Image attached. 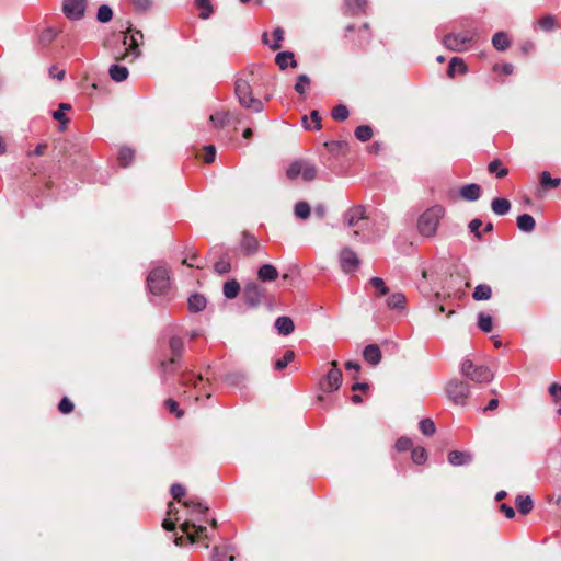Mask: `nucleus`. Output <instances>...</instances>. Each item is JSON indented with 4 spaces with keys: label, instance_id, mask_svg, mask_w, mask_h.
Segmentation results:
<instances>
[{
    "label": "nucleus",
    "instance_id": "obj_46",
    "mask_svg": "<svg viewBox=\"0 0 561 561\" xmlns=\"http://www.w3.org/2000/svg\"><path fill=\"white\" fill-rule=\"evenodd\" d=\"M310 87V78L307 75H300L297 78L295 90L300 95H304Z\"/></svg>",
    "mask_w": 561,
    "mask_h": 561
},
{
    "label": "nucleus",
    "instance_id": "obj_49",
    "mask_svg": "<svg viewBox=\"0 0 561 561\" xmlns=\"http://www.w3.org/2000/svg\"><path fill=\"white\" fill-rule=\"evenodd\" d=\"M181 385L187 386L188 383H192L194 388H198L199 385H203L204 380L201 375L195 376L194 378L191 376V374L186 373L183 374L180 380Z\"/></svg>",
    "mask_w": 561,
    "mask_h": 561
},
{
    "label": "nucleus",
    "instance_id": "obj_37",
    "mask_svg": "<svg viewBox=\"0 0 561 561\" xmlns=\"http://www.w3.org/2000/svg\"><path fill=\"white\" fill-rule=\"evenodd\" d=\"M517 227L526 232H530L535 228V219L528 215L524 214L517 217Z\"/></svg>",
    "mask_w": 561,
    "mask_h": 561
},
{
    "label": "nucleus",
    "instance_id": "obj_24",
    "mask_svg": "<svg viewBox=\"0 0 561 561\" xmlns=\"http://www.w3.org/2000/svg\"><path fill=\"white\" fill-rule=\"evenodd\" d=\"M440 267L439 263H432L427 267L422 270V278L425 280H430L432 283H437L440 280V275L438 270Z\"/></svg>",
    "mask_w": 561,
    "mask_h": 561
},
{
    "label": "nucleus",
    "instance_id": "obj_33",
    "mask_svg": "<svg viewBox=\"0 0 561 561\" xmlns=\"http://www.w3.org/2000/svg\"><path fill=\"white\" fill-rule=\"evenodd\" d=\"M491 207L496 215L502 216L508 213L511 203L506 198H495L492 201Z\"/></svg>",
    "mask_w": 561,
    "mask_h": 561
},
{
    "label": "nucleus",
    "instance_id": "obj_45",
    "mask_svg": "<svg viewBox=\"0 0 561 561\" xmlns=\"http://www.w3.org/2000/svg\"><path fill=\"white\" fill-rule=\"evenodd\" d=\"M350 112L345 105H336L332 108L331 116L334 121L343 122L347 119Z\"/></svg>",
    "mask_w": 561,
    "mask_h": 561
},
{
    "label": "nucleus",
    "instance_id": "obj_6",
    "mask_svg": "<svg viewBox=\"0 0 561 561\" xmlns=\"http://www.w3.org/2000/svg\"><path fill=\"white\" fill-rule=\"evenodd\" d=\"M286 175L289 180L301 176L304 181L310 182L317 176V168L306 160H295L286 169Z\"/></svg>",
    "mask_w": 561,
    "mask_h": 561
},
{
    "label": "nucleus",
    "instance_id": "obj_16",
    "mask_svg": "<svg viewBox=\"0 0 561 561\" xmlns=\"http://www.w3.org/2000/svg\"><path fill=\"white\" fill-rule=\"evenodd\" d=\"M263 43L268 45L273 50H277L282 47V42L284 39V30L282 27H276L271 34V38L267 33L263 34Z\"/></svg>",
    "mask_w": 561,
    "mask_h": 561
},
{
    "label": "nucleus",
    "instance_id": "obj_48",
    "mask_svg": "<svg viewBox=\"0 0 561 561\" xmlns=\"http://www.w3.org/2000/svg\"><path fill=\"white\" fill-rule=\"evenodd\" d=\"M411 458L414 463L423 465L427 459V453L423 447L412 448Z\"/></svg>",
    "mask_w": 561,
    "mask_h": 561
},
{
    "label": "nucleus",
    "instance_id": "obj_41",
    "mask_svg": "<svg viewBox=\"0 0 561 561\" xmlns=\"http://www.w3.org/2000/svg\"><path fill=\"white\" fill-rule=\"evenodd\" d=\"M294 358H295V353H294V351H291V350H287V351L284 353L283 357H282V358H278V359L275 362V364H274V368H275L276 370H283L284 368H286V367H287V365H288L289 363H291V362L294 360Z\"/></svg>",
    "mask_w": 561,
    "mask_h": 561
},
{
    "label": "nucleus",
    "instance_id": "obj_64",
    "mask_svg": "<svg viewBox=\"0 0 561 561\" xmlns=\"http://www.w3.org/2000/svg\"><path fill=\"white\" fill-rule=\"evenodd\" d=\"M215 156H216L215 146H213V145L206 146L204 161L206 163H211L215 160Z\"/></svg>",
    "mask_w": 561,
    "mask_h": 561
},
{
    "label": "nucleus",
    "instance_id": "obj_43",
    "mask_svg": "<svg viewBox=\"0 0 561 561\" xmlns=\"http://www.w3.org/2000/svg\"><path fill=\"white\" fill-rule=\"evenodd\" d=\"M134 151L130 148L123 147L118 152V161L122 167H128L134 159Z\"/></svg>",
    "mask_w": 561,
    "mask_h": 561
},
{
    "label": "nucleus",
    "instance_id": "obj_35",
    "mask_svg": "<svg viewBox=\"0 0 561 561\" xmlns=\"http://www.w3.org/2000/svg\"><path fill=\"white\" fill-rule=\"evenodd\" d=\"M488 170L490 173H494L499 179H503L508 174V169L503 167L499 159L492 160L488 165Z\"/></svg>",
    "mask_w": 561,
    "mask_h": 561
},
{
    "label": "nucleus",
    "instance_id": "obj_58",
    "mask_svg": "<svg viewBox=\"0 0 561 561\" xmlns=\"http://www.w3.org/2000/svg\"><path fill=\"white\" fill-rule=\"evenodd\" d=\"M394 447L398 451H407L413 447V443L409 437H400L397 439Z\"/></svg>",
    "mask_w": 561,
    "mask_h": 561
},
{
    "label": "nucleus",
    "instance_id": "obj_53",
    "mask_svg": "<svg viewBox=\"0 0 561 561\" xmlns=\"http://www.w3.org/2000/svg\"><path fill=\"white\" fill-rule=\"evenodd\" d=\"M295 215L300 219H307L310 215V206L306 202H299L295 206Z\"/></svg>",
    "mask_w": 561,
    "mask_h": 561
},
{
    "label": "nucleus",
    "instance_id": "obj_32",
    "mask_svg": "<svg viewBox=\"0 0 561 561\" xmlns=\"http://www.w3.org/2000/svg\"><path fill=\"white\" fill-rule=\"evenodd\" d=\"M206 298L203 295L194 294L188 298V308L193 312H198L205 309Z\"/></svg>",
    "mask_w": 561,
    "mask_h": 561
},
{
    "label": "nucleus",
    "instance_id": "obj_31",
    "mask_svg": "<svg viewBox=\"0 0 561 561\" xmlns=\"http://www.w3.org/2000/svg\"><path fill=\"white\" fill-rule=\"evenodd\" d=\"M302 123L306 129L319 130L321 128V117L319 112L316 110L312 111L309 117H304Z\"/></svg>",
    "mask_w": 561,
    "mask_h": 561
},
{
    "label": "nucleus",
    "instance_id": "obj_4",
    "mask_svg": "<svg viewBox=\"0 0 561 561\" xmlns=\"http://www.w3.org/2000/svg\"><path fill=\"white\" fill-rule=\"evenodd\" d=\"M445 214L444 207L435 205L426 209L419 218L417 228L422 236L432 238L436 234L439 221Z\"/></svg>",
    "mask_w": 561,
    "mask_h": 561
},
{
    "label": "nucleus",
    "instance_id": "obj_62",
    "mask_svg": "<svg viewBox=\"0 0 561 561\" xmlns=\"http://www.w3.org/2000/svg\"><path fill=\"white\" fill-rule=\"evenodd\" d=\"M493 71L494 72H501L503 75L508 76V75H511L513 72V65H511V64H502V65L496 64V65L493 66Z\"/></svg>",
    "mask_w": 561,
    "mask_h": 561
},
{
    "label": "nucleus",
    "instance_id": "obj_26",
    "mask_svg": "<svg viewBox=\"0 0 561 561\" xmlns=\"http://www.w3.org/2000/svg\"><path fill=\"white\" fill-rule=\"evenodd\" d=\"M346 13L359 14L364 13L367 8L366 0H344Z\"/></svg>",
    "mask_w": 561,
    "mask_h": 561
},
{
    "label": "nucleus",
    "instance_id": "obj_56",
    "mask_svg": "<svg viewBox=\"0 0 561 561\" xmlns=\"http://www.w3.org/2000/svg\"><path fill=\"white\" fill-rule=\"evenodd\" d=\"M75 405L71 400L67 397H64L58 403V410L62 414H69L73 411Z\"/></svg>",
    "mask_w": 561,
    "mask_h": 561
},
{
    "label": "nucleus",
    "instance_id": "obj_22",
    "mask_svg": "<svg viewBox=\"0 0 561 561\" xmlns=\"http://www.w3.org/2000/svg\"><path fill=\"white\" fill-rule=\"evenodd\" d=\"M275 62L282 70L286 69L288 66L291 68L297 67L295 55L291 51H283L277 54L275 57Z\"/></svg>",
    "mask_w": 561,
    "mask_h": 561
},
{
    "label": "nucleus",
    "instance_id": "obj_27",
    "mask_svg": "<svg viewBox=\"0 0 561 561\" xmlns=\"http://www.w3.org/2000/svg\"><path fill=\"white\" fill-rule=\"evenodd\" d=\"M71 110V106L67 103H61L57 111L54 112L53 117L61 124L60 129L65 130L69 122L67 113Z\"/></svg>",
    "mask_w": 561,
    "mask_h": 561
},
{
    "label": "nucleus",
    "instance_id": "obj_23",
    "mask_svg": "<svg viewBox=\"0 0 561 561\" xmlns=\"http://www.w3.org/2000/svg\"><path fill=\"white\" fill-rule=\"evenodd\" d=\"M480 195L481 187L478 184H467L460 190V196L467 201H477Z\"/></svg>",
    "mask_w": 561,
    "mask_h": 561
},
{
    "label": "nucleus",
    "instance_id": "obj_40",
    "mask_svg": "<svg viewBox=\"0 0 561 561\" xmlns=\"http://www.w3.org/2000/svg\"><path fill=\"white\" fill-rule=\"evenodd\" d=\"M195 4L199 12L201 19H208L213 13V7L209 0H195Z\"/></svg>",
    "mask_w": 561,
    "mask_h": 561
},
{
    "label": "nucleus",
    "instance_id": "obj_5",
    "mask_svg": "<svg viewBox=\"0 0 561 561\" xmlns=\"http://www.w3.org/2000/svg\"><path fill=\"white\" fill-rule=\"evenodd\" d=\"M183 351V340L178 336L170 337L167 347L163 350V358L160 360V368L164 374L174 371V365L181 359Z\"/></svg>",
    "mask_w": 561,
    "mask_h": 561
},
{
    "label": "nucleus",
    "instance_id": "obj_3",
    "mask_svg": "<svg viewBox=\"0 0 561 561\" xmlns=\"http://www.w3.org/2000/svg\"><path fill=\"white\" fill-rule=\"evenodd\" d=\"M343 381V374L336 360L329 363L328 371L319 379L318 400L324 401V394L335 392L340 389Z\"/></svg>",
    "mask_w": 561,
    "mask_h": 561
},
{
    "label": "nucleus",
    "instance_id": "obj_60",
    "mask_svg": "<svg viewBox=\"0 0 561 561\" xmlns=\"http://www.w3.org/2000/svg\"><path fill=\"white\" fill-rule=\"evenodd\" d=\"M57 36V32L53 28H46L39 36L42 43L48 44Z\"/></svg>",
    "mask_w": 561,
    "mask_h": 561
},
{
    "label": "nucleus",
    "instance_id": "obj_7",
    "mask_svg": "<svg viewBox=\"0 0 561 561\" xmlns=\"http://www.w3.org/2000/svg\"><path fill=\"white\" fill-rule=\"evenodd\" d=\"M147 282L152 294L163 295L170 287L169 271L165 267H156L148 275Z\"/></svg>",
    "mask_w": 561,
    "mask_h": 561
},
{
    "label": "nucleus",
    "instance_id": "obj_14",
    "mask_svg": "<svg viewBox=\"0 0 561 561\" xmlns=\"http://www.w3.org/2000/svg\"><path fill=\"white\" fill-rule=\"evenodd\" d=\"M365 219V209L363 206H356L344 214V222L348 228H355Z\"/></svg>",
    "mask_w": 561,
    "mask_h": 561
},
{
    "label": "nucleus",
    "instance_id": "obj_1",
    "mask_svg": "<svg viewBox=\"0 0 561 561\" xmlns=\"http://www.w3.org/2000/svg\"><path fill=\"white\" fill-rule=\"evenodd\" d=\"M185 512L181 523V529L190 543L201 542L203 547L208 548L205 526L197 524L207 522L208 506L195 497H188L183 501Z\"/></svg>",
    "mask_w": 561,
    "mask_h": 561
},
{
    "label": "nucleus",
    "instance_id": "obj_44",
    "mask_svg": "<svg viewBox=\"0 0 561 561\" xmlns=\"http://www.w3.org/2000/svg\"><path fill=\"white\" fill-rule=\"evenodd\" d=\"M355 137L365 142L368 141L373 137V129L368 125H360L355 129Z\"/></svg>",
    "mask_w": 561,
    "mask_h": 561
},
{
    "label": "nucleus",
    "instance_id": "obj_63",
    "mask_svg": "<svg viewBox=\"0 0 561 561\" xmlns=\"http://www.w3.org/2000/svg\"><path fill=\"white\" fill-rule=\"evenodd\" d=\"M549 393L554 401L561 400V385L556 382L551 383L549 387Z\"/></svg>",
    "mask_w": 561,
    "mask_h": 561
},
{
    "label": "nucleus",
    "instance_id": "obj_59",
    "mask_svg": "<svg viewBox=\"0 0 561 561\" xmlns=\"http://www.w3.org/2000/svg\"><path fill=\"white\" fill-rule=\"evenodd\" d=\"M210 121L217 126H224L229 121L228 113L221 112L210 116Z\"/></svg>",
    "mask_w": 561,
    "mask_h": 561
},
{
    "label": "nucleus",
    "instance_id": "obj_9",
    "mask_svg": "<svg viewBox=\"0 0 561 561\" xmlns=\"http://www.w3.org/2000/svg\"><path fill=\"white\" fill-rule=\"evenodd\" d=\"M473 42L474 35L471 33L449 34L444 38V44L446 47L457 51L468 49Z\"/></svg>",
    "mask_w": 561,
    "mask_h": 561
},
{
    "label": "nucleus",
    "instance_id": "obj_61",
    "mask_svg": "<svg viewBox=\"0 0 561 561\" xmlns=\"http://www.w3.org/2000/svg\"><path fill=\"white\" fill-rule=\"evenodd\" d=\"M482 226V221L478 218L476 219H472L469 224V229L470 231L478 238L480 239L481 238V231H480V228Z\"/></svg>",
    "mask_w": 561,
    "mask_h": 561
},
{
    "label": "nucleus",
    "instance_id": "obj_28",
    "mask_svg": "<svg viewBox=\"0 0 561 561\" xmlns=\"http://www.w3.org/2000/svg\"><path fill=\"white\" fill-rule=\"evenodd\" d=\"M275 327L277 331L283 335L290 334L295 329L294 321L289 317L277 318Z\"/></svg>",
    "mask_w": 561,
    "mask_h": 561
},
{
    "label": "nucleus",
    "instance_id": "obj_42",
    "mask_svg": "<svg viewBox=\"0 0 561 561\" xmlns=\"http://www.w3.org/2000/svg\"><path fill=\"white\" fill-rule=\"evenodd\" d=\"M163 404L169 413L173 414L176 419H181L184 415V410L179 407V403L174 399L169 398Z\"/></svg>",
    "mask_w": 561,
    "mask_h": 561
},
{
    "label": "nucleus",
    "instance_id": "obj_38",
    "mask_svg": "<svg viewBox=\"0 0 561 561\" xmlns=\"http://www.w3.org/2000/svg\"><path fill=\"white\" fill-rule=\"evenodd\" d=\"M240 291V285L236 279L228 280L224 284V295L228 299H233Z\"/></svg>",
    "mask_w": 561,
    "mask_h": 561
},
{
    "label": "nucleus",
    "instance_id": "obj_54",
    "mask_svg": "<svg viewBox=\"0 0 561 561\" xmlns=\"http://www.w3.org/2000/svg\"><path fill=\"white\" fill-rule=\"evenodd\" d=\"M560 183V180L559 179H552L550 173L545 171L540 174V184L543 186V187H549V188H553V187H557Z\"/></svg>",
    "mask_w": 561,
    "mask_h": 561
},
{
    "label": "nucleus",
    "instance_id": "obj_17",
    "mask_svg": "<svg viewBox=\"0 0 561 561\" xmlns=\"http://www.w3.org/2000/svg\"><path fill=\"white\" fill-rule=\"evenodd\" d=\"M447 457L448 462L455 467L468 465L472 460V455L470 453L460 450H451L448 453Z\"/></svg>",
    "mask_w": 561,
    "mask_h": 561
},
{
    "label": "nucleus",
    "instance_id": "obj_19",
    "mask_svg": "<svg viewBox=\"0 0 561 561\" xmlns=\"http://www.w3.org/2000/svg\"><path fill=\"white\" fill-rule=\"evenodd\" d=\"M278 277L277 268L272 264H263L257 271V278L261 282H273Z\"/></svg>",
    "mask_w": 561,
    "mask_h": 561
},
{
    "label": "nucleus",
    "instance_id": "obj_15",
    "mask_svg": "<svg viewBox=\"0 0 561 561\" xmlns=\"http://www.w3.org/2000/svg\"><path fill=\"white\" fill-rule=\"evenodd\" d=\"M262 288L256 283H248L244 287V298L248 304L255 306L262 297Z\"/></svg>",
    "mask_w": 561,
    "mask_h": 561
},
{
    "label": "nucleus",
    "instance_id": "obj_34",
    "mask_svg": "<svg viewBox=\"0 0 561 561\" xmlns=\"http://www.w3.org/2000/svg\"><path fill=\"white\" fill-rule=\"evenodd\" d=\"M492 289L486 284H480L474 288V291L472 294V297L474 300H488L491 298Z\"/></svg>",
    "mask_w": 561,
    "mask_h": 561
},
{
    "label": "nucleus",
    "instance_id": "obj_39",
    "mask_svg": "<svg viewBox=\"0 0 561 561\" xmlns=\"http://www.w3.org/2000/svg\"><path fill=\"white\" fill-rule=\"evenodd\" d=\"M369 284L375 289V295L377 297L386 296L389 293V288L387 287L385 280L380 277L370 278Z\"/></svg>",
    "mask_w": 561,
    "mask_h": 561
},
{
    "label": "nucleus",
    "instance_id": "obj_47",
    "mask_svg": "<svg viewBox=\"0 0 561 561\" xmlns=\"http://www.w3.org/2000/svg\"><path fill=\"white\" fill-rule=\"evenodd\" d=\"M172 497L183 505V501L186 499V489L182 484H173L171 486Z\"/></svg>",
    "mask_w": 561,
    "mask_h": 561
},
{
    "label": "nucleus",
    "instance_id": "obj_21",
    "mask_svg": "<svg viewBox=\"0 0 561 561\" xmlns=\"http://www.w3.org/2000/svg\"><path fill=\"white\" fill-rule=\"evenodd\" d=\"M365 360L371 365H377L381 360V351L378 345L370 344L363 352Z\"/></svg>",
    "mask_w": 561,
    "mask_h": 561
},
{
    "label": "nucleus",
    "instance_id": "obj_11",
    "mask_svg": "<svg viewBox=\"0 0 561 561\" xmlns=\"http://www.w3.org/2000/svg\"><path fill=\"white\" fill-rule=\"evenodd\" d=\"M360 264V260L355 251L350 248H343L340 252V265L343 272H355Z\"/></svg>",
    "mask_w": 561,
    "mask_h": 561
},
{
    "label": "nucleus",
    "instance_id": "obj_2",
    "mask_svg": "<svg viewBox=\"0 0 561 561\" xmlns=\"http://www.w3.org/2000/svg\"><path fill=\"white\" fill-rule=\"evenodd\" d=\"M252 76L253 75L251 73V79L243 77L238 78L236 81L234 93L242 107L253 112H261L263 110V103L260 99L253 96L251 85Z\"/></svg>",
    "mask_w": 561,
    "mask_h": 561
},
{
    "label": "nucleus",
    "instance_id": "obj_8",
    "mask_svg": "<svg viewBox=\"0 0 561 561\" xmlns=\"http://www.w3.org/2000/svg\"><path fill=\"white\" fill-rule=\"evenodd\" d=\"M461 374L476 382H489L493 378V374L485 366H476L472 360L465 359L460 367Z\"/></svg>",
    "mask_w": 561,
    "mask_h": 561
},
{
    "label": "nucleus",
    "instance_id": "obj_55",
    "mask_svg": "<svg viewBox=\"0 0 561 561\" xmlns=\"http://www.w3.org/2000/svg\"><path fill=\"white\" fill-rule=\"evenodd\" d=\"M214 268L218 274H226L231 270L230 261L227 257H221L215 263Z\"/></svg>",
    "mask_w": 561,
    "mask_h": 561
},
{
    "label": "nucleus",
    "instance_id": "obj_50",
    "mask_svg": "<svg viewBox=\"0 0 561 561\" xmlns=\"http://www.w3.org/2000/svg\"><path fill=\"white\" fill-rule=\"evenodd\" d=\"M420 431L426 435L431 436L435 433L436 426L435 423L431 419H424L419 424Z\"/></svg>",
    "mask_w": 561,
    "mask_h": 561
},
{
    "label": "nucleus",
    "instance_id": "obj_10",
    "mask_svg": "<svg viewBox=\"0 0 561 561\" xmlns=\"http://www.w3.org/2000/svg\"><path fill=\"white\" fill-rule=\"evenodd\" d=\"M446 391L455 404L463 405L469 394V387L462 381L453 380L447 385Z\"/></svg>",
    "mask_w": 561,
    "mask_h": 561
},
{
    "label": "nucleus",
    "instance_id": "obj_13",
    "mask_svg": "<svg viewBox=\"0 0 561 561\" xmlns=\"http://www.w3.org/2000/svg\"><path fill=\"white\" fill-rule=\"evenodd\" d=\"M138 37L142 38V35L138 31L131 34H125L123 45L126 47V53L122 58L131 57L134 60L139 56Z\"/></svg>",
    "mask_w": 561,
    "mask_h": 561
},
{
    "label": "nucleus",
    "instance_id": "obj_18",
    "mask_svg": "<svg viewBox=\"0 0 561 561\" xmlns=\"http://www.w3.org/2000/svg\"><path fill=\"white\" fill-rule=\"evenodd\" d=\"M467 72V66L465 61L459 57H453L449 60L447 75L449 78H455L456 75H465Z\"/></svg>",
    "mask_w": 561,
    "mask_h": 561
},
{
    "label": "nucleus",
    "instance_id": "obj_52",
    "mask_svg": "<svg viewBox=\"0 0 561 561\" xmlns=\"http://www.w3.org/2000/svg\"><path fill=\"white\" fill-rule=\"evenodd\" d=\"M113 18V11L112 9L106 5V4H103L99 8L98 10V20L101 22V23H106V22H110Z\"/></svg>",
    "mask_w": 561,
    "mask_h": 561
},
{
    "label": "nucleus",
    "instance_id": "obj_20",
    "mask_svg": "<svg viewBox=\"0 0 561 561\" xmlns=\"http://www.w3.org/2000/svg\"><path fill=\"white\" fill-rule=\"evenodd\" d=\"M183 516L175 510L173 503L169 504L168 508V517L163 520L162 527L165 530H173L175 526V522L182 523Z\"/></svg>",
    "mask_w": 561,
    "mask_h": 561
},
{
    "label": "nucleus",
    "instance_id": "obj_29",
    "mask_svg": "<svg viewBox=\"0 0 561 561\" xmlns=\"http://www.w3.org/2000/svg\"><path fill=\"white\" fill-rule=\"evenodd\" d=\"M492 44L495 49L503 51L510 47L511 41L506 33L497 32L493 35Z\"/></svg>",
    "mask_w": 561,
    "mask_h": 561
},
{
    "label": "nucleus",
    "instance_id": "obj_51",
    "mask_svg": "<svg viewBox=\"0 0 561 561\" xmlns=\"http://www.w3.org/2000/svg\"><path fill=\"white\" fill-rule=\"evenodd\" d=\"M538 26L546 32H549L556 26V19L552 15H546L537 21Z\"/></svg>",
    "mask_w": 561,
    "mask_h": 561
},
{
    "label": "nucleus",
    "instance_id": "obj_57",
    "mask_svg": "<svg viewBox=\"0 0 561 561\" xmlns=\"http://www.w3.org/2000/svg\"><path fill=\"white\" fill-rule=\"evenodd\" d=\"M479 328L483 332H490L492 330V318L489 314L481 313L479 316Z\"/></svg>",
    "mask_w": 561,
    "mask_h": 561
},
{
    "label": "nucleus",
    "instance_id": "obj_36",
    "mask_svg": "<svg viewBox=\"0 0 561 561\" xmlns=\"http://www.w3.org/2000/svg\"><path fill=\"white\" fill-rule=\"evenodd\" d=\"M108 72H110L111 78L116 82H122V81L126 80L128 77L127 68L124 66H119V65H113L110 68Z\"/></svg>",
    "mask_w": 561,
    "mask_h": 561
},
{
    "label": "nucleus",
    "instance_id": "obj_12",
    "mask_svg": "<svg viewBox=\"0 0 561 561\" xmlns=\"http://www.w3.org/2000/svg\"><path fill=\"white\" fill-rule=\"evenodd\" d=\"M62 11L70 20H79L85 11V0H65Z\"/></svg>",
    "mask_w": 561,
    "mask_h": 561
},
{
    "label": "nucleus",
    "instance_id": "obj_30",
    "mask_svg": "<svg viewBox=\"0 0 561 561\" xmlns=\"http://www.w3.org/2000/svg\"><path fill=\"white\" fill-rule=\"evenodd\" d=\"M515 505L519 513L526 515L533 510V500L529 495H518L515 499Z\"/></svg>",
    "mask_w": 561,
    "mask_h": 561
},
{
    "label": "nucleus",
    "instance_id": "obj_25",
    "mask_svg": "<svg viewBox=\"0 0 561 561\" xmlns=\"http://www.w3.org/2000/svg\"><path fill=\"white\" fill-rule=\"evenodd\" d=\"M407 298L402 293H393L387 299V306L393 310L405 309Z\"/></svg>",
    "mask_w": 561,
    "mask_h": 561
}]
</instances>
